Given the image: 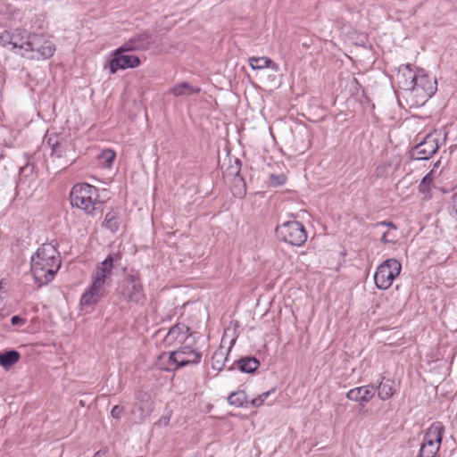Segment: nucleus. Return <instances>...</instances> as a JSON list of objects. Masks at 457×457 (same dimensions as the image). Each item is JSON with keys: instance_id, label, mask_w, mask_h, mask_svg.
Returning a JSON list of instances; mask_svg holds the SVG:
<instances>
[{"instance_id": "obj_16", "label": "nucleus", "mask_w": 457, "mask_h": 457, "mask_svg": "<svg viewBox=\"0 0 457 457\" xmlns=\"http://www.w3.org/2000/svg\"><path fill=\"white\" fill-rule=\"evenodd\" d=\"M180 356L175 351L170 353H162L159 356L157 365L162 370L171 371L181 368L183 360L179 359Z\"/></svg>"}, {"instance_id": "obj_5", "label": "nucleus", "mask_w": 457, "mask_h": 457, "mask_svg": "<svg viewBox=\"0 0 457 457\" xmlns=\"http://www.w3.org/2000/svg\"><path fill=\"white\" fill-rule=\"evenodd\" d=\"M444 433L443 423L433 422L425 431L419 457H436L440 449Z\"/></svg>"}, {"instance_id": "obj_19", "label": "nucleus", "mask_w": 457, "mask_h": 457, "mask_svg": "<svg viewBox=\"0 0 457 457\" xmlns=\"http://www.w3.org/2000/svg\"><path fill=\"white\" fill-rule=\"evenodd\" d=\"M436 174L434 170H430L419 184V192L423 195V199L429 200L432 197L431 190L434 187Z\"/></svg>"}, {"instance_id": "obj_25", "label": "nucleus", "mask_w": 457, "mask_h": 457, "mask_svg": "<svg viewBox=\"0 0 457 457\" xmlns=\"http://www.w3.org/2000/svg\"><path fill=\"white\" fill-rule=\"evenodd\" d=\"M228 402L232 406L242 407L247 403L246 393L243 390L232 392L228 397Z\"/></svg>"}, {"instance_id": "obj_35", "label": "nucleus", "mask_w": 457, "mask_h": 457, "mask_svg": "<svg viewBox=\"0 0 457 457\" xmlns=\"http://www.w3.org/2000/svg\"><path fill=\"white\" fill-rule=\"evenodd\" d=\"M57 146H58V144H56V145H53V152H54V151H55V147H57Z\"/></svg>"}, {"instance_id": "obj_30", "label": "nucleus", "mask_w": 457, "mask_h": 457, "mask_svg": "<svg viewBox=\"0 0 457 457\" xmlns=\"http://www.w3.org/2000/svg\"><path fill=\"white\" fill-rule=\"evenodd\" d=\"M122 413H123V408L119 405H115L111 411V415L114 419H120L121 417Z\"/></svg>"}, {"instance_id": "obj_20", "label": "nucleus", "mask_w": 457, "mask_h": 457, "mask_svg": "<svg viewBox=\"0 0 457 457\" xmlns=\"http://www.w3.org/2000/svg\"><path fill=\"white\" fill-rule=\"evenodd\" d=\"M248 63L253 70H263L266 68H271L274 71L278 70L277 63L273 62L272 60L266 56L262 57H249Z\"/></svg>"}, {"instance_id": "obj_28", "label": "nucleus", "mask_w": 457, "mask_h": 457, "mask_svg": "<svg viewBox=\"0 0 457 457\" xmlns=\"http://www.w3.org/2000/svg\"><path fill=\"white\" fill-rule=\"evenodd\" d=\"M287 176L284 173L280 174H270V184L273 187L282 186L287 182Z\"/></svg>"}, {"instance_id": "obj_7", "label": "nucleus", "mask_w": 457, "mask_h": 457, "mask_svg": "<svg viewBox=\"0 0 457 457\" xmlns=\"http://www.w3.org/2000/svg\"><path fill=\"white\" fill-rule=\"evenodd\" d=\"M402 264L396 259H387L379 264L374 274V282L381 290L388 289L394 280L400 275Z\"/></svg>"}, {"instance_id": "obj_6", "label": "nucleus", "mask_w": 457, "mask_h": 457, "mask_svg": "<svg viewBox=\"0 0 457 457\" xmlns=\"http://www.w3.org/2000/svg\"><path fill=\"white\" fill-rule=\"evenodd\" d=\"M55 51L56 46L48 37L44 34L32 33L26 56L37 61L48 60Z\"/></svg>"}, {"instance_id": "obj_4", "label": "nucleus", "mask_w": 457, "mask_h": 457, "mask_svg": "<svg viewBox=\"0 0 457 457\" xmlns=\"http://www.w3.org/2000/svg\"><path fill=\"white\" fill-rule=\"evenodd\" d=\"M98 198L97 188L87 183L76 184L71 191V204L88 214H93Z\"/></svg>"}, {"instance_id": "obj_29", "label": "nucleus", "mask_w": 457, "mask_h": 457, "mask_svg": "<svg viewBox=\"0 0 457 457\" xmlns=\"http://www.w3.org/2000/svg\"><path fill=\"white\" fill-rule=\"evenodd\" d=\"M381 242L383 244H396L397 239L395 235L390 233L389 231L385 232L381 237Z\"/></svg>"}, {"instance_id": "obj_24", "label": "nucleus", "mask_w": 457, "mask_h": 457, "mask_svg": "<svg viewBox=\"0 0 457 457\" xmlns=\"http://www.w3.org/2000/svg\"><path fill=\"white\" fill-rule=\"evenodd\" d=\"M116 158V153L112 149H104L97 157L98 164L102 168L110 169Z\"/></svg>"}, {"instance_id": "obj_23", "label": "nucleus", "mask_w": 457, "mask_h": 457, "mask_svg": "<svg viewBox=\"0 0 457 457\" xmlns=\"http://www.w3.org/2000/svg\"><path fill=\"white\" fill-rule=\"evenodd\" d=\"M21 358V354L17 351H8L0 354V366L8 369L16 364Z\"/></svg>"}, {"instance_id": "obj_3", "label": "nucleus", "mask_w": 457, "mask_h": 457, "mask_svg": "<svg viewBox=\"0 0 457 457\" xmlns=\"http://www.w3.org/2000/svg\"><path fill=\"white\" fill-rule=\"evenodd\" d=\"M278 240L292 246H303L308 238L303 224L296 220H287L278 225L275 229Z\"/></svg>"}, {"instance_id": "obj_9", "label": "nucleus", "mask_w": 457, "mask_h": 457, "mask_svg": "<svg viewBox=\"0 0 457 457\" xmlns=\"http://www.w3.org/2000/svg\"><path fill=\"white\" fill-rule=\"evenodd\" d=\"M129 48L120 46L112 52V58L105 67H108L112 74H115L119 70L133 69L141 64L138 56L133 54H125Z\"/></svg>"}, {"instance_id": "obj_1", "label": "nucleus", "mask_w": 457, "mask_h": 457, "mask_svg": "<svg viewBox=\"0 0 457 457\" xmlns=\"http://www.w3.org/2000/svg\"><path fill=\"white\" fill-rule=\"evenodd\" d=\"M397 79L405 90L410 108L425 104L437 90L436 79L423 71L414 73L410 64L399 69Z\"/></svg>"}, {"instance_id": "obj_21", "label": "nucleus", "mask_w": 457, "mask_h": 457, "mask_svg": "<svg viewBox=\"0 0 457 457\" xmlns=\"http://www.w3.org/2000/svg\"><path fill=\"white\" fill-rule=\"evenodd\" d=\"M201 91L198 87H194L187 82L176 84L170 88L169 93L172 96H188L194 94H197Z\"/></svg>"}, {"instance_id": "obj_17", "label": "nucleus", "mask_w": 457, "mask_h": 457, "mask_svg": "<svg viewBox=\"0 0 457 457\" xmlns=\"http://www.w3.org/2000/svg\"><path fill=\"white\" fill-rule=\"evenodd\" d=\"M175 352L179 354L180 357L179 359L184 361L181 367L199 363L202 359V354L189 346L180 347Z\"/></svg>"}, {"instance_id": "obj_13", "label": "nucleus", "mask_w": 457, "mask_h": 457, "mask_svg": "<svg viewBox=\"0 0 457 457\" xmlns=\"http://www.w3.org/2000/svg\"><path fill=\"white\" fill-rule=\"evenodd\" d=\"M376 395L374 385H365L353 387L346 393V398L349 401L357 403L361 407H365Z\"/></svg>"}, {"instance_id": "obj_14", "label": "nucleus", "mask_w": 457, "mask_h": 457, "mask_svg": "<svg viewBox=\"0 0 457 457\" xmlns=\"http://www.w3.org/2000/svg\"><path fill=\"white\" fill-rule=\"evenodd\" d=\"M190 337L189 328L185 324L173 326L165 337V343L169 345L184 344Z\"/></svg>"}, {"instance_id": "obj_34", "label": "nucleus", "mask_w": 457, "mask_h": 457, "mask_svg": "<svg viewBox=\"0 0 457 457\" xmlns=\"http://www.w3.org/2000/svg\"><path fill=\"white\" fill-rule=\"evenodd\" d=\"M4 284H5V283H4V279H1V280H0V291H1V290H2V288L4 287Z\"/></svg>"}, {"instance_id": "obj_18", "label": "nucleus", "mask_w": 457, "mask_h": 457, "mask_svg": "<svg viewBox=\"0 0 457 457\" xmlns=\"http://www.w3.org/2000/svg\"><path fill=\"white\" fill-rule=\"evenodd\" d=\"M121 224L122 219L120 218V214L118 210L112 209L105 214L103 226L109 229L111 232H117Z\"/></svg>"}, {"instance_id": "obj_37", "label": "nucleus", "mask_w": 457, "mask_h": 457, "mask_svg": "<svg viewBox=\"0 0 457 457\" xmlns=\"http://www.w3.org/2000/svg\"><path fill=\"white\" fill-rule=\"evenodd\" d=\"M168 422H169V419H167V420H165L164 424L166 425V424H168Z\"/></svg>"}, {"instance_id": "obj_32", "label": "nucleus", "mask_w": 457, "mask_h": 457, "mask_svg": "<svg viewBox=\"0 0 457 457\" xmlns=\"http://www.w3.org/2000/svg\"><path fill=\"white\" fill-rule=\"evenodd\" d=\"M379 224L382 225V226H387L390 228L394 229V230H395L397 228L396 226L394 223H392V222L382 221Z\"/></svg>"}, {"instance_id": "obj_11", "label": "nucleus", "mask_w": 457, "mask_h": 457, "mask_svg": "<svg viewBox=\"0 0 457 457\" xmlns=\"http://www.w3.org/2000/svg\"><path fill=\"white\" fill-rule=\"evenodd\" d=\"M121 254L120 252L110 253L103 262L97 264L92 274V278H99L100 281L109 284L112 275L114 262H120Z\"/></svg>"}, {"instance_id": "obj_8", "label": "nucleus", "mask_w": 457, "mask_h": 457, "mask_svg": "<svg viewBox=\"0 0 457 457\" xmlns=\"http://www.w3.org/2000/svg\"><path fill=\"white\" fill-rule=\"evenodd\" d=\"M31 34L21 29L5 30L1 34L0 39L4 46H10L15 53L26 56Z\"/></svg>"}, {"instance_id": "obj_2", "label": "nucleus", "mask_w": 457, "mask_h": 457, "mask_svg": "<svg viewBox=\"0 0 457 457\" xmlns=\"http://www.w3.org/2000/svg\"><path fill=\"white\" fill-rule=\"evenodd\" d=\"M61 261L55 247L51 244L42 245L31 258V272L38 287L52 281L59 270Z\"/></svg>"}, {"instance_id": "obj_31", "label": "nucleus", "mask_w": 457, "mask_h": 457, "mask_svg": "<svg viewBox=\"0 0 457 457\" xmlns=\"http://www.w3.org/2000/svg\"><path fill=\"white\" fill-rule=\"evenodd\" d=\"M11 322L12 325H18L20 323H24L23 320L21 319L19 316H13L11 320Z\"/></svg>"}, {"instance_id": "obj_26", "label": "nucleus", "mask_w": 457, "mask_h": 457, "mask_svg": "<svg viewBox=\"0 0 457 457\" xmlns=\"http://www.w3.org/2000/svg\"><path fill=\"white\" fill-rule=\"evenodd\" d=\"M259 365V361L255 358H245L240 361L241 370L248 373L256 370Z\"/></svg>"}, {"instance_id": "obj_27", "label": "nucleus", "mask_w": 457, "mask_h": 457, "mask_svg": "<svg viewBox=\"0 0 457 457\" xmlns=\"http://www.w3.org/2000/svg\"><path fill=\"white\" fill-rule=\"evenodd\" d=\"M275 392V388H272L269 391H266L261 395H259L257 397L253 398L252 401H251V404L253 406V407H260L262 406L264 402L268 399V397L273 394Z\"/></svg>"}, {"instance_id": "obj_22", "label": "nucleus", "mask_w": 457, "mask_h": 457, "mask_svg": "<svg viewBox=\"0 0 457 457\" xmlns=\"http://www.w3.org/2000/svg\"><path fill=\"white\" fill-rule=\"evenodd\" d=\"M378 397L383 400H388L395 395L394 381L390 379H384L376 387Z\"/></svg>"}, {"instance_id": "obj_12", "label": "nucleus", "mask_w": 457, "mask_h": 457, "mask_svg": "<svg viewBox=\"0 0 457 457\" xmlns=\"http://www.w3.org/2000/svg\"><path fill=\"white\" fill-rule=\"evenodd\" d=\"M437 149V139L434 135L428 134L413 147L411 156L418 160H428L436 153Z\"/></svg>"}, {"instance_id": "obj_15", "label": "nucleus", "mask_w": 457, "mask_h": 457, "mask_svg": "<svg viewBox=\"0 0 457 457\" xmlns=\"http://www.w3.org/2000/svg\"><path fill=\"white\" fill-rule=\"evenodd\" d=\"M123 295L131 301H139L143 295V286L135 276L128 277L124 281Z\"/></svg>"}, {"instance_id": "obj_33", "label": "nucleus", "mask_w": 457, "mask_h": 457, "mask_svg": "<svg viewBox=\"0 0 457 457\" xmlns=\"http://www.w3.org/2000/svg\"><path fill=\"white\" fill-rule=\"evenodd\" d=\"M453 209L457 214V195L453 196Z\"/></svg>"}, {"instance_id": "obj_36", "label": "nucleus", "mask_w": 457, "mask_h": 457, "mask_svg": "<svg viewBox=\"0 0 457 457\" xmlns=\"http://www.w3.org/2000/svg\"><path fill=\"white\" fill-rule=\"evenodd\" d=\"M438 164H439V162H436L435 163V167H437V166H438Z\"/></svg>"}, {"instance_id": "obj_10", "label": "nucleus", "mask_w": 457, "mask_h": 457, "mask_svg": "<svg viewBox=\"0 0 457 457\" xmlns=\"http://www.w3.org/2000/svg\"><path fill=\"white\" fill-rule=\"evenodd\" d=\"M107 286L104 282L100 281L99 278H92L90 286L80 297V305L83 308L96 305L107 295Z\"/></svg>"}]
</instances>
